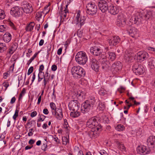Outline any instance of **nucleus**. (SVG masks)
<instances>
[{
    "label": "nucleus",
    "mask_w": 155,
    "mask_h": 155,
    "mask_svg": "<svg viewBox=\"0 0 155 155\" xmlns=\"http://www.w3.org/2000/svg\"><path fill=\"white\" fill-rule=\"evenodd\" d=\"M15 49H9V51L7 52L8 56H10L15 51Z\"/></svg>",
    "instance_id": "obj_50"
},
{
    "label": "nucleus",
    "mask_w": 155,
    "mask_h": 155,
    "mask_svg": "<svg viewBox=\"0 0 155 155\" xmlns=\"http://www.w3.org/2000/svg\"><path fill=\"white\" fill-rule=\"evenodd\" d=\"M6 25H0V32H3L5 31L6 29Z\"/></svg>",
    "instance_id": "obj_44"
},
{
    "label": "nucleus",
    "mask_w": 155,
    "mask_h": 155,
    "mask_svg": "<svg viewBox=\"0 0 155 155\" xmlns=\"http://www.w3.org/2000/svg\"><path fill=\"white\" fill-rule=\"evenodd\" d=\"M35 25L34 22H31L25 27V30L26 31H31L33 30Z\"/></svg>",
    "instance_id": "obj_29"
},
{
    "label": "nucleus",
    "mask_w": 155,
    "mask_h": 155,
    "mask_svg": "<svg viewBox=\"0 0 155 155\" xmlns=\"http://www.w3.org/2000/svg\"><path fill=\"white\" fill-rule=\"evenodd\" d=\"M87 13L91 15L95 14L97 11V6L94 3L91 2L88 3L86 5Z\"/></svg>",
    "instance_id": "obj_6"
},
{
    "label": "nucleus",
    "mask_w": 155,
    "mask_h": 155,
    "mask_svg": "<svg viewBox=\"0 0 155 155\" xmlns=\"http://www.w3.org/2000/svg\"><path fill=\"white\" fill-rule=\"evenodd\" d=\"M27 124L31 125V127L34 126L35 127L36 125V122L35 120H33L28 122Z\"/></svg>",
    "instance_id": "obj_45"
},
{
    "label": "nucleus",
    "mask_w": 155,
    "mask_h": 155,
    "mask_svg": "<svg viewBox=\"0 0 155 155\" xmlns=\"http://www.w3.org/2000/svg\"><path fill=\"white\" fill-rule=\"evenodd\" d=\"M98 93L100 95H104L106 94V91L103 88H101L99 91Z\"/></svg>",
    "instance_id": "obj_41"
},
{
    "label": "nucleus",
    "mask_w": 155,
    "mask_h": 155,
    "mask_svg": "<svg viewBox=\"0 0 155 155\" xmlns=\"http://www.w3.org/2000/svg\"><path fill=\"white\" fill-rule=\"evenodd\" d=\"M142 19L144 22L145 20H147L152 18V17L155 15V12L153 11H148L146 13L141 14Z\"/></svg>",
    "instance_id": "obj_16"
},
{
    "label": "nucleus",
    "mask_w": 155,
    "mask_h": 155,
    "mask_svg": "<svg viewBox=\"0 0 155 155\" xmlns=\"http://www.w3.org/2000/svg\"><path fill=\"white\" fill-rule=\"evenodd\" d=\"M57 69V66L55 64H53L51 67V69L53 71H55Z\"/></svg>",
    "instance_id": "obj_62"
},
{
    "label": "nucleus",
    "mask_w": 155,
    "mask_h": 155,
    "mask_svg": "<svg viewBox=\"0 0 155 155\" xmlns=\"http://www.w3.org/2000/svg\"><path fill=\"white\" fill-rule=\"evenodd\" d=\"M87 126L91 128L96 129L98 131L101 128L102 126L97 121L96 117H93L89 119L87 122Z\"/></svg>",
    "instance_id": "obj_4"
},
{
    "label": "nucleus",
    "mask_w": 155,
    "mask_h": 155,
    "mask_svg": "<svg viewBox=\"0 0 155 155\" xmlns=\"http://www.w3.org/2000/svg\"><path fill=\"white\" fill-rule=\"evenodd\" d=\"M34 129L33 128H32L29 130V132L28 133V136H31L33 135V133L32 132V131Z\"/></svg>",
    "instance_id": "obj_55"
},
{
    "label": "nucleus",
    "mask_w": 155,
    "mask_h": 155,
    "mask_svg": "<svg viewBox=\"0 0 155 155\" xmlns=\"http://www.w3.org/2000/svg\"><path fill=\"white\" fill-rule=\"evenodd\" d=\"M120 38L117 36H113L111 38L108 40L110 45L115 46L120 41Z\"/></svg>",
    "instance_id": "obj_17"
},
{
    "label": "nucleus",
    "mask_w": 155,
    "mask_h": 155,
    "mask_svg": "<svg viewBox=\"0 0 155 155\" xmlns=\"http://www.w3.org/2000/svg\"><path fill=\"white\" fill-rule=\"evenodd\" d=\"M106 61V59L105 58L102 59L100 61L102 64H101V67L103 69H105L108 66L106 63H105V62Z\"/></svg>",
    "instance_id": "obj_33"
},
{
    "label": "nucleus",
    "mask_w": 155,
    "mask_h": 155,
    "mask_svg": "<svg viewBox=\"0 0 155 155\" xmlns=\"http://www.w3.org/2000/svg\"><path fill=\"white\" fill-rule=\"evenodd\" d=\"M117 145L119 149L122 151H126V148L123 144L120 142H117Z\"/></svg>",
    "instance_id": "obj_34"
},
{
    "label": "nucleus",
    "mask_w": 155,
    "mask_h": 155,
    "mask_svg": "<svg viewBox=\"0 0 155 155\" xmlns=\"http://www.w3.org/2000/svg\"><path fill=\"white\" fill-rule=\"evenodd\" d=\"M50 106L52 110V113L53 114L54 112L57 109L56 108L55 105L54 103L51 102L50 104Z\"/></svg>",
    "instance_id": "obj_36"
},
{
    "label": "nucleus",
    "mask_w": 155,
    "mask_h": 155,
    "mask_svg": "<svg viewBox=\"0 0 155 155\" xmlns=\"http://www.w3.org/2000/svg\"><path fill=\"white\" fill-rule=\"evenodd\" d=\"M71 72L73 77L76 79L84 77L85 74L84 69L79 66L73 67L71 69Z\"/></svg>",
    "instance_id": "obj_2"
},
{
    "label": "nucleus",
    "mask_w": 155,
    "mask_h": 155,
    "mask_svg": "<svg viewBox=\"0 0 155 155\" xmlns=\"http://www.w3.org/2000/svg\"><path fill=\"white\" fill-rule=\"evenodd\" d=\"M148 54L144 51L138 52L135 55V58L140 62L146 60L148 58Z\"/></svg>",
    "instance_id": "obj_7"
},
{
    "label": "nucleus",
    "mask_w": 155,
    "mask_h": 155,
    "mask_svg": "<svg viewBox=\"0 0 155 155\" xmlns=\"http://www.w3.org/2000/svg\"><path fill=\"white\" fill-rule=\"evenodd\" d=\"M44 73L43 72H39L38 75V81L40 82L44 78Z\"/></svg>",
    "instance_id": "obj_32"
},
{
    "label": "nucleus",
    "mask_w": 155,
    "mask_h": 155,
    "mask_svg": "<svg viewBox=\"0 0 155 155\" xmlns=\"http://www.w3.org/2000/svg\"><path fill=\"white\" fill-rule=\"evenodd\" d=\"M64 126L65 128H67L69 126L68 123L66 119H64Z\"/></svg>",
    "instance_id": "obj_57"
},
{
    "label": "nucleus",
    "mask_w": 155,
    "mask_h": 155,
    "mask_svg": "<svg viewBox=\"0 0 155 155\" xmlns=\"http://www.w3.org/2000/svg\"><path fill=\"white\" fill-rule=\"evenodd\" d=\"M50 77V75L49 74L47 71L46 72L45 74L44 75V79L45 78L47 80H49Z\"/></svg>",
    "instance_id": "obj_52"
},
{
    "label": "nucleus",
    "mask_w": 155,
    "mask_h": 155,
    "mask_svg": "<svg viewBox=\"0 0 155 155\" xmlns=\"http://www.w3.org/2000/svg\"><path fill=\"white\" fill-rule=\"evenodd\" d=\"M33 71V67L32 66L31 67L28 69L27 74L28 75H30Z\"/></svg>",
    "instance_id": "obj_53"
},
{
    "label": "nucleus",
    "mask_w": 155,
    "mask_h": 155,
    "mask_svg": "<svg viewBox=\"0 0 155 155\" xmlns=\"http://www.w3.org/2000/svg\"><path fill=\"white\" fill-rule=\"evenodd\" d=\"M91 53L95 56H98L102 53L100 49H90Z\"/></svg>",
    "instance_id": "obj_28"
},
{
    "label": "nucleus",
    "mask_w": 155,
    "mask_h": 155,
    "mask_svg": "<svg viewBox=\"0 0 155 155\" xmlns=\"http://www.w3.org/2000/svg\"><path fill=\"white\" fill-rule=\"evenodd\" d=\"M75 59L76 62L79 64L84 65L87 61V57L86 53L83 51L78 52L75 56Z\"/></svg>",
    "instance_id": "obj_3"
},
{
    "label": "nucleus",
    "mask_w": 155,
    "mask_h": 155,
    "mask_svg": "<svg viewBox=\"0 0 155 155\" xmlns=\"http://www.w3.org/2000/svg\"><path fill=\"white\" fill-rule=\"evenodd\" d=\"M22 8L26 13H31L33 10L31 5L26 2H23L21 4Z\"/></svg>",
    "instance_id": "obj_13"
},
{
    "label": "nucleus",
    "mask_w": 155,
    "mask_h": 155,
    "mask_svg": "<svg viewBox=\"0 0 155 155\" xmlns=\"http://www.w3.org/2000/svg\"><path fill=\"white\" fill-rule=\"evenodd\" d=\"M109 0H100L98 3L99 8L103 12H106L108 9V3Z\"/></svg>",
    "instance_id": "obj_8"
},
{
    "label": "nucleus",
    "mask_w": 155,
    "mask_h": 155,
    "mask_svg": "<svg viewBox=\"0 0 155 155\" xmlns=\"http://www.w3.org/2000/svg\"><path fill=\"white\" fill-rule=\"evenodd\" d=\"M62 144L64 145H66L69 142V140L67 137L64 136L62 137Z\"/></svg>",
    "instance_id": "obj_38"
},
{
    "label": "nucleus",
    "mask_w": 155,
    "mask_h": 155,
    "mask_svg": "<svg viewBox=\"0 0 155 155\" xmlns=\"http://www.w3.org/2000/svg\"><path fill=\"white\" fill-rule=\"evenodd\" d=\"M18 112L19 111L18 110H17V109L16 110H15V113L14 115L13 116V118L15 120V122L16 120V118L18 116Z\"/></svg>",
    "instance_id": "obj_43"
},
{
    "label": "nucleus",
    "mask_w": 155,
    "mask_h": 155,
    "mask_svg": "<svg viewBox=\"0 0 155 155\" xmlns=\"http://www.w3.org/2000/svg\"><path fill=\"white\" fill-rule=\"evenodd\" d=\"M63 8L61 7L60 10V11H61L62 12H63L61 14V16L63 17L64 16V18H65L66 16V13L67 12H68V11H64L62 12Z\"/></svg>",
    "instance_id": "obj_49"
},
{
    "label": "nucleus",
    "mask_w": 155,
    "mask_h": 155,
    "mask_svg": "<svg viewBox=\"0 0 155 155\" xmlns=\"http://www.w3.org/2000/svg\"><path fill=\"white\" fill-rule=\"evenodd\" d=\"M148 65L152 68L155 67V59L153 57H150L148 60Z\"/></svg>",
    "instance_id": "obj_27"
},
{
    "label": "nucleus",
    "mask_w": 155,
    "mask_h": 155,
    "mask_svg": "<svg viewBox=\"0 0 155 155\" xmlns=\"http://www.w3.org/2000/svg\"><path fill=\"white\" fill-rule=\"evenodd\" d=\"M122 64L119 61L113 63L111 68V71L114 74L118 72L122 68Z\"/></svg>",
    "instance_id": "obj_14"
},
{
    "label": "nucleus",
    "mask_w": 155,
    "mask_h": 155,
    "mask_svg": "<svg viewBox=\"0 0 155 155\" xmlns=\"http://www.w3.org/2000/svg\"><path fill=\"white\" fill-rule=\"evenodd\" d=\"M96 104V100L94 97H92L88 100L86 101L81 105V112L84 114L88 112L93 109V107Z\"/></svg>",
    "instance_id": "obj_1"
},
{
    "label": "nucleus",
    "mask_w": 155,
    "mask_h": 155,
    "mask_svg": "<svg viewBox=\"0 0 155 155\" xmlns=\"http://www.w3.org/2000/svg\"><path fill=\"white\" fill-rule=\"evenodd\" d=\"M98 107L100 110H103L104 108V104L99 101L98 104Z\"/></svg>",
    "instance_id": "obj_46"
},
{
    "label": "nucleus",
    "mask_w": 155,
    "mask_h": 155,
    "mask_svg": "<svg viewBox=\"0 0 155 155\" xmlns=\"http://www.w3.org/2000/svg\"><path fill=\"white\" fill-rule=\"evenodd\" d=\"M54 112L56 117L58 120H61L63 117L62 110L61 108H57Z\"/></svg>",
    "instance_id": "obj_23"
},
{
    "label": "nucleus",
    "mask_w": 155,
    "mask_h": 155,
    "mask_svg": "<svg viewBox=\"0 0 155 155\" xmlns=\"http://www.w3.org/2000/svg\"><path fill=\"white\" fill-rule=\"evenodd\" d=\"M124 129V127L122 124L118 125L116 127V129L118 131H122Z\"/></svg>",
    "instance_id": "obj_40"
},
{
    "label": "nucleus",
    "mask_w": 155,
    "mask_h": 155,
    "mask_svg": "<svg viewBox=\"0 0 155 155\" xmlns=\"http://www.w3.org/2000/svg\"><path fill=\"white\" fill-rule=\"evenodd\" d=\"M99 153L101 155H108L107 152L103 150H100Z\"/></svg>",
    "instance_id": "obj_54"
},
{
    "label": "nucleus",
    "mask_w": 155,
    "mask_h": 155,
    "mask_svg": "<svg viewBox=\"0 0 155 155\" xmlns=\"http://www.w3.org/2000/svg\"><path fill=\"white\" fill-rule=\"evenodd\" d=\"M109 58L112 61L114 60L116 58V55L114 53L109 52Z\"/></svg>",
    "instance_id": "obj_35"
},
{
    "label": "nucleus",
    "mask_w": 155,
    "mask_h": 155,
    "mask_svg": "<svg viewBox=\"0 0 155 155\" xmlns=\"http://www.w3.org/2000/svg\"><path fill=\"white\" fill-rule=\"evenodd\" d=\"M108 10L109 12L113 15H116L119 12V9L118 7L113 5L109 6Z\"/></svg>",
    "instance_id": "obj_21"
},
{
    "label": "nucleus",
    "mask_w": 155,
    "mask_h": 155,
    "mask_svg": "<svg viewBox=\"0 0 155 155\" xmlns=\"http://www.w3.org/2000/svg\"><path fill=\"white\" fill-rule=\"evenodd\" d=\"M26 92V90L25 88H23L20 94L19 99H20L22 98V97L23 95H24L25 94Z\"/></svg>",
    "instance_id": "obj_42"
},
{
    "label": "nucleus",
    "mask_w": 155,
    "mask_h": 155,
    "mask_svg": "<svg viewBox=\"0 0 155 155\" xmlns=\"http://www.w3.org/2000/svg\"><path fill=\"white\" fill-rule=\"evenodd\" d=\"M80 11L77 13L76 17V24L78 27L81 28V27L85 23L86 18L84 16H82L80 14Z\"/></svg>",
    "instance_id": "obj_9"
},
{
    "label": "nucleus",
    "mask_w": 155,
    "mask_h": 155,
    "mask_svg": "<svg viewBox=\"0 0 155 155\" xmlns=\"http://www.w3.org/2000/svg\"><path fill=\"white\" fill-rule=\"evenodd\" d=\"M44 69V66L43 64H42L41 65L39 68V72L41 71V72H43L42 71Z\"/></svg>",
    "instance_id": "obj_61"
},
{
    "label": "nucleus",
    "mask_w": 155,
    "mask_h": 155,
    "mask_svg": "<svg viewBox=\"0 0 155 155\" xmlns=\"http://www.w3.org/2000/svg\"><path fill=\"white\" fill-rule=\"evenodd\" d=\"M8 24L12 27V28H13L14 30H16V27H15L14 24L11 21H10L9 22Z\"/></svg>",
    "instance_id": "obj_51"
},
{
    "label": "nucleus",
    "mask_w": 155,
    "mask_h": 155,
    "mask_svg": "<svg viewBox=\"0 0 155 155\" xmlns=\"http://www.w3.org/2000/svg\"><path fill=\"white\" fill-rule=\"evenodd\" d=\"M89 130L88 132V134L90 138H95L97 137L98 136V134L97 133V130L94 128Z\"/></svg>",
    "instance_id": "obj_25"
},
{
    "label": "nucleus",
    "mask_w": 155,
    "mask_h": 155,
    "mask_svg": "<svg viewBox=\"0 0 155 155\" xmlns=\"http://www.w3.org/2000/svg\"><path fill=\"white\" fill-rule=\"evenodd\" d=\"M16 98L15 97H13L10 101V103L11 104H13L14 103L15 101Z\"/></svg>",
    "instance_id": "obj_64"
},
{
    "label": "nucleus",
    "mask_w": 155,
    "mask_h": 155,
    "mask_svg": "<svg viewBox=\"0 0 155 155\" xmlns=\"http://www.w3.org/2000/svg\"><path fill=\"white\" fill-rule=\"evenodd\" d=\"M5 16V14L4 11L0 9V20L4 19Z\"/></svg>",
    "instance_id": "obj_39"
},
{
    "label": "nucleus",
    "mask_w": 155,
    "mask_h": 155,
    "mask_svg": "<svg viewBox=\"0 0 155 155\" xmlns=\"http://www.w3.org/2000/svg\"><path fill=\"white\" fill-rule=\"evenodd\" d=\"M18 47V44L16 42H15L12 46V48H17Z\"/></svg>",
    "instance_id": "obj_59"
},
{
    "label": "nucleus",
    "mask_w": 155,
    "mask_h": 155,
    "mask_svg": "<svg viewBox=\"0 0 155 155\" xmlns=\"http://www.w3.org/2000/svg\"><path fill=\"white\" fill-rule=\"evenodd\" d=\"M68 107L71 110L77 111L79 108L80 104L76 100H72L70 102Z\"/></svg>",
    "instance_id": "obj_12"
},
{
    "label": "nucleus",
    "mask_w": 155,
    "mask_h": 155,
    "mask_svg": "<svg viewBox=\"0 0 155 155\" xmlns=\"http://www.w3.org/2000/svg\"><path fill=\"white\" fill-rule=\"evenodd\" d=\"M43 113L45 114H48L49 113V111L47 108L44 109L43 110Z\"/></svg>",
    "instance_id": "obj_63"
},
{
    "label": "nucleus",
    "mask_w": 155,
    "mask_h": 155,
    "mask_svg": "<svg viewBox=\"0 0 155 155\" xmlns=\"http://www.w3.org/2000/svg\"><path fill=\"white\" fill-rule=\"evenodd\" d=\"M47 147V145L46 143H44L42 146L41 149L44 151H46V148Z\"/></svg>",
    "instance_id": "obj_56"
},
{
    "label": "nucleus",
    "mask_w": 155,
    "mask_h": 155,
    "mask_svg": "<svg viewBox=\"0 0 155 155\" xmlns=\"http://www.w3.org/2000/svg\"><path fill=\"white\" fill-rule=\"evenodd\" d=\"M11 14L15 17L18 16L20 15L19 8L18 6L12 8L10 11Z\"/></svg>",
    "instance_id": "obj_22"
},
{
    "label": "nucleus",
    "mask_w": 155,
    "mask_h": 155,
    "mask_svg": "<svg viewBox=\"0 0 155 155\" xmlns=\"http://www.w3.org/2000/svg\"><path fill=\"white\" fill-rule=\"evenodd\" d=\"M70 41L69 39H68L64 44L62 45V46L61 47H60V48H67L68 47L69 45L70 44Z\"/></svg>",
    "instance_id": "obj_37"
},
{
    "label": "nucleus",
    "mask_w": 155,
    "mask_h": 155,
    "mask_svg": "<svg viewBox=\"0 0 155 155\" xmlns=\"http://www.w3.org/2000/svg\"><path fill=\"white\" fill-rule=\"evenodd\" d=\"M125 54L124 56V59L126 62H131L133 60V57L131 55L130 51L129 49H125Z\"/></svg>",
    "instance_id": "obj_19"
},
{
    "label": "nucleus",
    "mask_w": 155,
    "mask_h": 155,
    "mask_svg": "<svg viewBox=\"0 0 155 155\" xmlns=\"http://www.w3.org/2000/svg\"><path fill=\"white\" fill-rule=\"evenodd\" d=\"M3 86L5 87L6 90L9 86V83L8 82H5L3 84Z\"/></svg>",
    "instance_id": "obj_58"
},
{
    "label": "nucleus",
    "mask_w": 155,
    "mask_h": 155,
    "mask_svg": "<svg viewBox=\"0 0 155 155\" xmlns=\"http://www.w3.org/2000/svg\"><path fill=\"white\" fill-rule=\"evenodd\" d=\"M46 117L44 115L41 114L40 116V118L38 120V122H40V121H43L45 118Z\"/></svg>",
    "instance_id": "obj_48"
},
{
    "label": "nucleus",
    "mask_w": 155,
    "mask_h": 155,
    "mask_svg": "<svg viewBox=\"0 0 155 155\" xmlns=\"http://www.w3.org/2000/svg\"><path fill=\"white\" fill-rule=\"evenodd\" d=\"M48 7H45L44 8L45 10L41 12H38L36 14V17H37L38 18H41L42 16L43 15L45 14V11L46 10V9H47ZM48 11H47L45 13V15H44V16L48 13Z\"/></svg>",
    "instance_id": "obj_31"
},
{
    "label": "nucleus",
    "mask_w": 155,
    "mask_h": 155,
    "mask_svg": "<svg viewBox=\"0 0 155 155\" xmlns=\"http://www.w3.org/2000/svg\"><path fill=\"white\" fill-rule=\"evenodd\" d=\"M90 64L92 69L95 71H98L99 67V65L98 62L97 60L94 58H92L91 59Z\"/></svg>",
    "instance_id": "obj_20"
},
{
    "label": "nucleus",
    "mask_w": 155,
    "mask_h": 155,
    "mask_svg": "<svg viewBox=\"0 0 155 155\" xmlns=\"http://www.w3.org/2000/svg\"><path fill=\"white\" fill-rule=\"evenodd\" d=\"M130 22L132 24H137L138 25L140 23H143L144 22L142 19L141 14L138 15H133L130 19Z\"/></svg>",
    "instance_id": "obj_11"
},
{
    "label": "nucleus",
    "mask_w": 155,
    "mask_h": 155,
    "mask_svg": "<svg viewBox=\"0 0 155 155\" xmlns=\"http://www.w3.org/2000/svg\"><path fill=\"white\" fill-rule=\"evenodd\" d=\"M130 24L129 23V25H128L127 30L130 35L134 38L137 34L138 31L135 28L130 26Z\"/></svg>",
    "instance_id": "obj_18"
},
{
    "label": "nucleus",
    "mask_w": 155,
    "mask_h": 155,
    "mask_svg": "<svg viewBox=\"0 0 155 155\" xmlns=\"http://www.w3.org/2000/svg\"><path fill=\"white\" fill-rule=\"evenodd\" d=\"M81 113L80 112L77 111H74L71 112L70 114V115L72 118H76L80 115Z\"/></svg>",
    "instance_id": "obj_30"
},
{
    "label": "nucleus",
    "mask_w": 155,
    "mask_h": 155,
    "mask_svg": "<svg viewBox=\"0 0 155 155\" xmlns=\"http://www.w3.org/2000/svg\"><path fill=\"white\" fill-rule=\"evenodd\" d=\"M12 39V35L6 32L3 36V39L5 42L6 43L9 42Z\"/></svg>",
    "instance_id": "obj_26"
},
{
    "label": "nucleus",
    "mask_w": 155,
    "mask_h": 155,
    "mask_svg": "<svg viewBox=\"0 0 155 155\" xmlns=\"http://www.w3.org/2000/svg\"><path fill=\"white\" fill-rule=\"evenodd\" d=\"M37 114V113L36 111H34L33 112H32L31 113L30 116H31V117H35L36 115Z\"/></svg>",
    "instance_id": "obj_60"
},
{
    "label": "nucleus",
    "mask_w": 155,
    "mask_h": 155,
    "mask_svg": "<svg viewBox=\"0 0 155 155\" xmlns=\"http://www.w3.org/2000/svg\"><path fill=\"white\" fill-rule=\"evenodd\" d=\"M132 70L136 75H141L145 72L143 66L141 64L136 62L133 66Z\"/></svg>",
    "instance_id": "obj_5"
},
{
    "label": "nucleus",
    "mask_w": 155,
    "mask_h": 155,
    "mask_svg": "<svg viewBox=\"0 0 155 155\" xmlns=\"http://www.w3.org/2000/svg\"><path fill=\"white\" fill-rule=\"evenodd\" d=\"M41 51V50L38 51L37 52H36L34 54V55L30 58V62H32V61L36 57L37 55L39 54V53H40V52Z\"/></svg>",
    "instance_id": "obj_47"
},
{
    "label": "nucleus",
    "mask_w": 155,
    "mask_h": 155,
    "mask_svg": "<svg viewBox=\"0 0 155 155\" xmlns=\"http://www.w3.org/2000/svg\"><path fill=\"white\" fill-rule=\"evenodd\" d=\"M117 25L118 26L124 27L126 25H129L126 23V19L124 15L122 14H119L117 16Z\"/></svg>",
    "instance_id": "obj_10"
},
{
    "label": "nucleus",
    "mask_w": 155,
    "mask_h": 155,
    "mask_svg": "<svg viewBox=\"0 0 155 155\" xmlns=\"http://www.w3.org/2000/svg\"><path fill=\"white\" fill-rule=\"evenodd\" d=\"M137 152L141 155H145L149 153L150 151L148 147L145 146H139L137 148Z\"/></svg>",
    "instance_id": "obj_15"
},
{
    "label": "nucleus",
    "mask_w": 155,
    "mask_h": 155,
    "mask_svg": "<svg viewBox=\"0 0 155 155\" xmlns=\"http://www.w3.org/2000/svg\"><path fill=\"white\" fill-rule=\"evenodd\" d=\"M147 145L149 146H155V136H150L147 140Z\"/></svg>",
    "instance_id": "obj_24"
}]
</instances>
